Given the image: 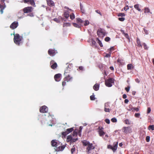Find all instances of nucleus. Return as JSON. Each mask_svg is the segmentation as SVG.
I'll list each match as a JSON object with an SVG mask.
<instances>
[{
    "label": "nucleus",
    "instance_id": "obj_1",
    "mask_svg": "<svg viewBox=\"0 0 154 154\" xmlns=\"http://www.w3.org/2000/svg\"><path fill=\"white\" fill-rule=\"evenodd\" d=\"M33 10V8L32 7H27L24 8L23 9V11L24 13L28 14V16L30 17L34 16L33 13L32 12Z\"/></svg>",
    "mask_w": 154,
    "mask_h": 154
},
{
    "label": "nucleus",
    "instance_id": "obj_2",
    "mask_svg": "<svg viewBox=\"0 0 154 154\" xmlns=\"http://www.w3.org/2000/svg\"><path fill=\"white\" fill-rule=\"evenodd\" d=\"M14 43L16 44L19 45L23 39L22 37L20 36L18 34H14Z\"/></svg>",
    "mask_w": 154,
    "mask_h": 154
},
{
    "label": "nucleus",
    "instance_id": "obj_3",
    "mask_svg": "<svg viewBox=\"0 0 154 154\" xmlns=\"http://www.w3.org/2000/svg\"><path fill=\"white\" fill-rule=\"evenodd\" d=\"M97 33L99 37L103 38L106 35L105 30L103 29L100 28L97 31Z\"/></svg>",
    "mask_w": 154,
    "mask_h": 154
},
{
    "label": "nucleus",
    "instance_id": "obj_4",
    "mask_svg": "<svg viewBox=\"0 0 154 154\" xmlns=\"http://www.w3.org/2000/svg\"><path fill=\"white\" fill-rule=\"evenodd\" d=\"M114 80L112 78H109L106 80L105 83L106 85L108 87H111L112 86V83H114Z\"/></svg>",
    "mask_w": 154,
    "mask_h": 154
},
{
    "label": "nucleus",
    "instance_id": "obj_5",
    "mask_svg": "<svg viewBox=\"0 0 154 154\" xmlns=\"http://www.w3.org/2000/svg\"><path fill=\"white\" fill-rule=\"evenodd\" d=\"M123 132L125 134L129 133L132 132V129L129 126L128 127H124L122 128Z\"/></svg>",
    "mask_w": 154,
    "mask_h": 154
},
{
    "label": "nucleus",
    "instance_id": "obj_6",
    "mask_svg": "<svg viewBox=\"0 0 154 154\" xmlns=\"http://www.w3.org/2000/svg\"><path fill=\"white\" fill-rule=\"evenodd\" d=\"M51 144L52 146L55 147L56 148L58 146L62 144H60V143L56 140H52L51 142Z\"/></svg>",
    "mask_w": 154,
    "mask_h": 154
},
{
    "label": "nucleus",
    "instance_id": "obj_7",
    "mask_svg": "<svg viewBox=\"0 0 154 154\" xmlns=\"http://www.w3.org/2000/svg\"><path fill=\"white\" fill-rule=\"evenodd\" d=\"M74 130L73 128L67 129L65 132H63L62 133V134L63 136H65L67 134H69L70 132H72Z\"/></svg>",
    "mask_w": 154,
    "mask_h": 154
},
{
    "label": "nucleus",
    "instance_id": "obj_8",
    "mask_svg": "<svg viewBox=\"0 0 154 154\" xmlns=\"http://www.w3.org/2000/svg\"><path fill=\"white\" fill-rule=\"evenodd\" d=\"M94 147L93 146L91 143H90L88 145V146L86 149V152L87 153H90V151L94 149Z\"/></svg>",
    "mask_w": 154,
    "mask_h": 154
},
{
    "label": "nucleus",
    "instance_id": "obj_9",
    "mask_svg": "<svg viewBox=\"0 0 154 154\" xmlns=\"http://www.w3.org/2000/svg\"><path fill=\"white\" fill-rule=\"evenodd\" d=\"M109 103L107 102L104 104V111L106 112H109L111 110L110 108Z\"/></svg>",
    "mask_w": 154,
    "mask_h": 154
},
{
    "label": "nucleus",
    "instance_id": "obj_10",
    "mask_svg": "<svg viewBox=\"0 0 154 154\" xmlns=\"http://www.w3.org/2000/svg\"><path fill=\"white\" fill-rule=\"evenodd\" d=\"M117 146L118 142H117L116 143L114 144L113 146H112L111 145H109L107 147L108 148L111 149L113 151V152H114L117 149Z\"/></svg>",
    "mask_w": 154,
    "mask_h": 154
},
{
    "label": "nucleus",
    "instance_id": "obj_11",
    "mask_svg": "<svg viewBox=\"0 0 154 154\" xmlns=\"http://www.w3.org/2000/svg\"><path fill=\"white\" fill-rule=\"evenodd\" d=\"M98 129L99 135L100 136L102 137L105 134V132L103 131V127H99Z\"/></svg>",
    "mask_w": 154,
    "mask_h": 154
},
{
    "label": "nucleus",
    "instance_id": "obj_12",
    "mask_svg": "<svg viewBox=\"0 0 154 154\" xmlns=\"http://www.w3.org/2000/svg\"><path fill=\"white\" fill-rule=\"evenodd\" d=\"M23 2L25 3L30 4L31 5L35 6V2L34 0H23Z\"/></svg>",
    "mask_w": 154,
    "mask_h": 154
},
{
    "label": "nucleus",
    "instance_id": "obj_13",
    "mask_svg": "<svg viewBox=\"0 0 154 154\" xmlns=\"http://www.w3.org/2000/svg\"><path fill=\"white\" fill-rule=\"evenodd\" d=\"M48 111L47 107L45 106H42L40 109V112L42 113L47 112Z\"/></svg>",
    "mask_w": 154,
    "mask_h": 154
},
{
    "label": "nucleus",
    "instance_id": "obj_14",
    "mask_svg": "<svg viewBox=\"0 0 154 154\" xmlns=\"http://www.w3.org/2000/svg\"><path fill=\"white\" fill-rule=\"evenodd\" d=\"M18 23L17 21L13 22L10 26V28L12 29H14L16 28L18 26Z\"/></svg>",
    "mask_w": 154,
    "mask_h": 154
},
{
    "label": "nucleus",
    "instance_id": "obj_15",
    "mask_svg": "<svg viewBox=\"0 0 154 154\" xmlns=\"http://www.w3.org/2000/svg\"><path fill=\"white\" fill-rule=\"evenodd\" d=\"M61 74L60 73L57 74L55 75L54 79L56 82H59L60 80Z\"/></svg>",
    "mask_w": 154,
    "mask_h": 154
},
{
    "label": "nucleus",
    "instance_id": "obj_16",
    "mask_svg": "<svg viewBox=\"0 0 154 154\" xmlns=\"http://www.w3.org/2000/svg\"><path fill=\"white\" fill-rule=\"evenodd\" d=\"M48 53L51 56H53L56 54L55 50L54 49H50L48 51Z\"/></svg>",
    "mask_w": 154,
    "mask_h": 154
},
{
    "label": "nucleus",
    "instance_id": "obj_17",
    "mask_svg": "<svg viewBox=\"0 0 154 154\" xmlns=\"http://www.w3.org/2000/svg\"><path fill=\"white\" fill-rule=\"evenodd\" d=\"M65 147V145H63V146H61V145H60L58 146L55 149V150L56 151H63Z\"/></svg>",
    "mask_w": 154,
    "mask_h": 154
},
{
    "label": "nucleus",
    "instance_id": "obj_18",
    "mask_svg": "<svg viewBox=\"0 0 154 154\" xmlns=\"http://www.w3.org/2000/svg\"><path fill=\"white\" fill-rule=\"evenodd\" d=\"M6 5L5 2L3 4H0V12L1 14H2L3 13V10L6 8Z\"/></svg>",
    "mask_w": 154,
    "mask_h": 154
},
{
    "label": "nucleus",
    "instance_id": "obj_19",
    "mask_svg": "<svg viewBox=\"0 0 154 154\" xmlns=\"http://www.w3.org/2000/svg\"><path fill=\"white\" fill-rule=\"evenodd\" d=\"M50 64L51 65V68L53 69H55L57 66V63L55 62H54V60H51V61Z\"/></svg>",
    "mask_w": 154,
    "mask_h": 154
},
{
    "label": "nucleus",
    "instance_id": "obj_20",
    "mask_svg": "<svg viewBox=\"0 0 154 154\" xmlns=\"http://www.w3.org/2000/svg\"><path fill=\"white\" fill-rule=\"evenodd\" d=\"M65 77L64 78L65 80H66L67 82H69L72 80V77L69 74L67 75H65Z\"/></svg>",
    "mask_w": 154,
    "mask_h": 154
},
{
    "label": "nucleus",
    "instance_id": "obj_21",
    "mask_svg": "<svg viewBox=\"0 0 154 154\" xmlns=\"http://www.w3.org/2000/svg\"><path fill=\"white\" fill-rule=\"evenodd\" d=\"M71 69L69 66L66 67V68L65 70V72L64 73V75H67L69 74V73L71 71Z\"/></svg>",
    "mask_w": 154,
    "mask_h": 154
},
{
    "label": "nucleus",
    "instance_id": "obj_22",
    "mask_svg": "<svg viewBox=\"0 0 154 154\" xmlns=\"http://www.w3.org/2000/svg\"><path fill=\"white\" fill-rule=\"evenodd\" d=\"M47 2L48 5L50 6H53L54 5V3L51 0H47Z\"/></svg>",
    "mask_w": 154,
    "mask_h": 154
},
{
    "label": "nucleus",
    "instance_id": "obj_23",
    "mask_svg": "<svg viewBox=\"0 0 154 154\" xmlns=\"http://www.w3.org/2000/svg\"><path fill=\"white\" fill-rule=\"evenodd\" d=\"M137 46L139 47H142V45L141 44L140 39L138 38H137Z\"/></svg>",
    "mask_w": 154,
    "mask_h": 154
},
{
    "label": "nucleus",
    "instance_id": "obj_24",
    "mask_svg": "<svg viewBox=\"0 0 154 154\" xmlns=\"http://www.w3.org/2000/svg\"><path fill=\"white\" fill-rule=\"evenodd\" d=\"M99 85L98 84H95L93 86V89L95 91H97L99 90Z\"/></svg>",
    "mask_w": 154,
    "mask_h": 154
},
{
    "label": "nucleus",
    "instance_id": "obj_25",
    "mask_svg": "<svg viewBox=\"0 0 154 154\" xmlns=\"http://www.w3.org/2000/svg\"><path fill=\"white\" fill-rule=\"evenodd\" d=\"M117 63H118L119 65H122L124 64L123 60L122 59H118L117 60Z\"/></svg>",
    "mask_w": 154,
    "mask_h": 154
},
{
    "label": "nucleus",
    "instance_id": "obj_26",
    "mask_svg": "<svg viewBox=\"0 0 154 154\" xmlns=\"http://www.w3.org/2000/svg\"><path fill=\"white\" fill-rule=\"evenodd\" d=\"M140 5L139 4L135 5L134 6V8L139 11H141V9L139 8Z\"/></svg>",
    "mask_w": 154,
    "mask_h": 154
},
{
    "label": "nucleus",
    "instance_id": "obj_27",
    "mask_svg": "<svg viewBox=\"0 0 154 154\" xmlns=\"http://www.w3.org/2000/svg\"><path fill=\"white\" fill-rule=\"evenodd\" d=\"M64 16L66 18H67L69 16V12L68 11H66L64 12L63 14Z\"/></svg>",
    "mask_w": 154,
    "mask_h": 154
},
{
    "label": "nucleus",
    "instance_id": "obj_28",
    "mask_svg": "<svg viewBox=\"0 0 154 154\" xmlns=\"http://www.w3.org/2000/svg\"><path fill=\"white\" fill-rule=\"evenodd\" d=\"M72 136L69 135L67 137V138H66V141L67 142H71L72 140Z\"/></svg>",
    "mask_w": 154,
    "mask_h": 154
},
{
    "label": "nucleus",
    "instance_id": "obj_29",
    "mask_svg": "<svg viewBox=\"0 0 154 154\" xmlns=\"http://www.w3.org/2000/svg\"><path fill=\"white\" fill-rule=\"evenodd\" d=\"M76 146L75 145H74L72 147L71 149V152L72 154H73L74 152L75 151V148L76 147Z\"/></svg>",
    "mask_w": 154,
    "mask_h": 154
},
{
    "label": "nucleus",
    "instance_id": "obj_30",
    "mask_svg": "<svg viewBox=\"0 0 154 154\" xmlns=\"http://www.w3.org/2000/svg\"><path fill=\"white\" fill-rule=\"evenodd\" d=\"M96 39V41L97 42V43L99 44L100 47H102L103 46V45L101 41L99 40V39L98 38H97Z\"/></svg>",
    "mask_w": 154,
    "mask_h": 154
},
{
    "label": "nucleus",
    "instance_id": "obj_31",
    "mask_svg": "<svg viewBox=\"0 0 154 154\" xmlns=\"http://www.w3.org/2000/svg\"><path fill=\"white\" fill-rule=\"evenodd\" d=\"M144 13H150L151 14H152V12H150V11L149 9L148 8H144Z\"/></svg>",
    "mask_w": 154,
    "mask_h": 154
},
{
    "label": "nucleus",
    "instance_id": "obj_32",
    "mask_svg": "<svg viewBox=\"0 0 154 154\" xmlns=\"http://www.w3.org/2000/svg\"><path fill=\"white\" fill-rule=\"evenodd\" d=\"M127 69L128 70H131L133 69V66L131 64H129L127 65Z\"/></svg>",
    "mask_w": 154,
    "mask_h": 154
},
{
    "label": "nucleus",
    "instance_id": "obj_33",
    "mask_svg": "<svg viewBox=\"0 0 154 154\" xmlns=\"http://www.w3.org/2000/svg\"><path fill=\"white\" fill-rule=\"evenodd\" d=\"M129 110H132V111H134V110H135L136 112L139 111V108H135V107H132L131 109H129Z\"/></svg>",
    "mask_w": 154,
    "mask_h": 154
},
{
    "label": "nucleus",
    "instance_id": "obj_34",
    "mask_svg": "<svg viewBox=\"0 0 154 154\" xmlns=\"http://www.w3.org/2000/svg\"><path fill=\"white\" fill-rule=\"evenodd\" d=\"M148 129L149 130H151L152 131L154 130V125H150L148 127Z\"/></svg>",
    "mask_w": 154,
    "mask_h": 154
},
{
    "label": "nucleus",
    "instance_id": "obj_35",
    "mask_svg": "<svg viewBox=\"0 0 154 154\" xmlns=\"http://www.w3.org/2000/svg\"><path fill=\"white\" fill-rule=\"evenodd\" d=\"M80 6L81 10L82 13H84L85 12V10L83 9V7L81 3L80 4Z\"/></svg>",
    "mask_w": 154,
    "mask_h": 154
},
{
    "label": "nucleus",
    "instance_id": "obj_36",
    "mask_svg": "<svg viewBox=\"0 0 154 154\" xmlns=\"http://www.w3.org/2000/svg\"><path fill=\"white\" fill-rule=\"evenodd\" d=\"M71 26V24L69 23H64L63 25V27L69 26Z\"/></svg>",
    "mask_w": 154,
    "mask_h": 154
},
{
    "label": "nucleus",
    "instance_id": "obj_37",
    "mask_svg": "<svg viewBox=\"0 0 154 154\" xmlns=\"http://www.w3.org/2000/svg\"><path fill=\"white\" fill-rule=\"evenodd\" d=\"M70 18L72 20L75 18V16L73 13H72L70 14Z\"/></svg>",
    "mask_w": 154,
    "mask_h": 154
},
{
    "label": "nucleus",
    "instance_id": "obj_38",
    "mask_svg": "<svg viewBox=\"0 0 154 154\" xmlns=\"http://www.w3.org/2000/svg\"><path fill=\"white\" fill-rule=\"evenodd\" d=\"M83 144L84 145L86 146L87 145H88L89 144H90V143L89 142L84 141L82 142Z\"/></svg>",
    "mask_w": 154,
    "mask_h": 154
},
{
    "label": "nucleus",
    "instance_id": "obj_39",
    "mask_svg": "<svg viewBox=\"0 0 154 154\" xmlns=\"http://www.w3.org/2000/svg\"><path fill=\"white\" fill-rule=\"evenodd\" d=\"M125 13H119L117 15L118 17H123L125 16Z\"/></svg>",
    "mask_w": 154,
    "mask_h": 154
},
{
    "label": "nucleus",
    "instance_id": "obj_40",
    "mask_svg": "<svg viewBox=\"0 0 154 154\" xmlns=\"http://www.w3.org/2000/svg\"><path fill=\"white\" fill-rule=\"evenodd\" d=\"M72 24L73 26L75 27L78 28H79L80 27V26L76 23H72Z\"/></svg>",
    "mask_w": 154,
    "mask_h": 154
},
{
    "label": "nucleus",
    "instance_id": "obj_41",
    "mask_svg": "<svg viewBox=\"0 0 154 154\" xmlns=\"http://www.w3.org/2000/svg\"><path fill=\"white\" fill-rule=\"evenodd\" d=\"M143 47L145 50H148V47H147V45L145 43H143Z\"/></svg>",
    "mask_w": 154,
    "mask_h": 154
},
{
    "label": "nucleus",
    "instance_id": "obj_42",
    "mask_svg": "<svg viewBox=\"0 0 154 154\" xmlns=\"http://www.w3.org/2000/svg\"><path fill=\"white\" fill-rule=\"evenodd\" d=\"M67 82L66 80H65V79H63V81L62 82V85L63 86H65L66 85V83Z\"/></svg>",
    "mask_w": 154,
    "mask_h": 154
},
{
    "label": "nucleus",
    "instance_id": "obj_43",
    "mask_svg": "<svg viewBox=\"0 0 154 154\" xmlns=\"http://www.w3.org/2000/svg\"><path fill=\"white\" fill-rule=\"evenodd\" d=\"M78 140V138H73L72 137L71 143L74 142H75L77 140Z\"/></svg>",
    "mask_w": 154,
    "mask_h": 154
},
{
    "label": "nucleus",
    "instance_id": "obj_44",
    "mask_svg": "<svg viewBox=\"0 0 154 154\" xmlns=\"http://www.w3.org/2000/svg\"><path fill=\"white\" fill-rule=\"evenodd\" d=\"M111 120L113 122H117V120L115 118H112Z\"/></svg>",
    "mask_w": 154,
    "mask_h": 154
},
{
    "label": "nucleus",
    "instance_id": "obj_45",
    "mask_svg": "<svg viewBox=\"0 0 154 154\" xmlns=\"http://www.w3.org/2000/svg\"><path fill=\"white\" fill-rule=\"evenodd\" d=\"M90 100H94L95 99V97L94 96V95L91 96L90 97Z\"/></svg>",
    "mask_w": 154,
    "mask_h": 154
},
{
    "label": "nucleus",
    "instance_id": "obj_46",
    "mask_svg": "<svg viewBox=\"0 0 154 154\" xmlns=\"http://www.w3.org/2000/svg\"><path fill=\"white\" fill-rule=\"evenodd\" d=\"M125 123L126 124L129 125L130 124V123L129 121V120L128 119H126L124 121Z\"/></svg>",
    "mask_w": 154,
    "mask_h": 154
},
{
    "label": "nucleus",
    "instance_id": "obj_47",
    "mask_svg": "<svg viewBox=\"0 0 154 154\" xmlns=\"http://www.w3.org/2000/svg\"><path fill=\"white\" fill-rule=\"evenodd\" d=\"M89 24V22L88 20H86L85 21L84 25L85 26H87Z\"/></svg>",
    "mask_w": 154,
    "mask_h": 154
},
{
    "label": "nucleus",
    "instance_id": "obj_48",
    "mask_svg": "<svg viewBox=\"0 0 154 154\" xmlns=\"http://www.w3.org/2000/svg\"><path fill=\"white\" fill-rule=\"evenodd\" d=\"M76 20L78 23H82L83 22V21L81 19L79 18H76Z\"/></svg>",
    "mask_w": 154,
    "mask_h": 154
},
{
    "label": "nucleus",
    "instance_id": "obj_49",
    "mask_svg": "<svg viewBox=\"0 0 154 154\" xmlns=\"http://www.w3.org/2000/svg\"><path fill=\"white\" fill-rule=\"evenodd\" d=\"M77 134V131H76L75 130L74 131L73 133L72 136L74 137L76 136Z\"/></svg>",
    "mask_w": 154,
    "mask_h": 154
},
{
    "label": "nucleus",
    "instance_id": "obj_50",
    "mask_svg": "<svg viewBox=\"0 0 154 154\" xmlns=\"http://www.w3.org/2000/svg\"><path fill=\"white\" fill-rule=\"evenodd\" d=\"M110 40V38L108 37H106L105 38V41L106 42H108Z\"/></svg>",
    "mask_w": 154,
    "mask_h": 154
},
{
    "label": "nucleus",
    "instance_id": "obj_51",
    "mask_svg": "<svg viewBox=\"0 0 154 154\" xmlns=\"http://www.w3.org/2000/svg\"><path fill=\"white\" fill-rule=\"evenodd\" d=\"M111 52H109L108 54H106V55L105 56V57H109L111 56Z\"/></svg>",
    "mask_w": 154,
    "mask_h": 154
},
{
    "label": "nucleus",
    "instance_id": "obj_52",
    "mask_svg": "<svg viewBox=\"0 0 154 154\" xmlns=\"http://www.w3.org/2000/svg\"><path fill=\"white\" fill-rule=\"evenodd\" d=\"M140 116L139 113H135L134 114V116L136 118H139Z\"/></svg>",
    "mask_w": 154,
    "mask_h": 154
},
{
    "label": "nucleus",
    "instance_id": "obj_53",
    "mask_svg": "<svg viewBox=\"0 0 154 154\" xmlns=\"http://www.w3.org/2000/svg\"><path fill=\"white\" fill-rule=\"evenodd\" d=\"M118 20L121 21H123L125 20V18L124 17H119Z\"/></svg>",
    "mask_w": 154,
    "mask_h": 154
},
{
    "label": "nucleus",
    "instance_id": "obj_54",
    "mask_svg": "<svg viewBox=\"0 0 154 154\" xmlns=\"http://www.w3.org/2000/svg\"><path fill=\"white\" fill-rule=\"evenodd\" d=\"M129 9V6L128 5L125 6V7L124 8V10L125 11H127Z\"/></svg>",
    "mask_w": 154,
    "mask_h": 154
},
{
    "label": "nucleus",
    "instance_id": "obj_55",
    "mask_svg": "<svg viewBox=\"0 0 154 154\" xmlns=\"http://www.w3.org/2000/svg\"><path fill=\"white\" fill-rule=\"evenodd\" d=\"M105 122L108 124H109L110 123V120L108 119H105Z\"/></svg>",
    "mask_w": 154,
    "mask_h": 154
},
{
    "label": "nucleus",
    "instance_id": "obj_56",
    "mask_svg": "<svg viewBox=\"0 0 154 154\" xmlns=\"http://www.w3.org/2000/svg\"><path fill=\"white\" fill-rule=\"evenodd\" d=\"M130 89V87L129 86H128L127 87L125 88V90L127 92H128L129 91Z\"/></svg>",
    "mask_w": 154,
    "mask_h": 154
},
{
    "label": "nucleus",
    "instance_id": "obj_57",
    "mask_svg": "<svg viewBox=\"0 0 154 154\" xmlns=\"http://www.w3.org/2000/svg\"><path fill=\"white\" fill-rule=\"evenodd\" d=\"M146 140L147 142H149L150 140V137L149 136H147L146 137Z\"/></svg>",
    "mask_w": 154,
    "mask_h": 154
},
{
    "label": "nucleus",
    "instance_id": "obj_58",
    "mask_svg": "<svg viewBox=\"0 0 154 154\" xmlns=\"http://www.w3.org/2000/svg\"><path fill=\"white\" fill-rule=\"evenodd\" d=\"M95 12L99 14L100 15V16H102V14H101V13L100 12V11H99V10H95Z\"/></svg>",
    "mask_w": 154,
    "mask_h": 154
},
{
    "label": "nucleus",
    "instance_id": "obj_59",
    "mask_svg": "<svg viewBox=\"0 0 154 154\" xmlns=\"http://www.w3.org/2000/svg\"><path fill=\"white\" fill-rule=\"evenodd\" d=\"M151 111V108L150 107H148L147 108V113L149 114V113Z\"/></svg>",
    "mask_w": 154,
    "mask_h": 154
},
{
    "label": "nucleus",
    "instance_id": "obj_60",
    "mask_svg": "<svg viewBox=\"0 0 154 154\" xmlns=\"http://www.w3.org/2000/svg\"><path fill=\"white\" fill-rule=\"evenodd\" d=\"M91 43L92 45H95V44H96V42L94 40L92 39H91Z\"/></svg>",
    "mask_w": 154,
    "mask_h": 154
},
{
    "label": "nucleus",
    "instance_id": "obj_61",
    "mask_svg": "<svg viewBox=\"0 0 154 154\" xmlns=\"http://www.w3.org/2000/svg\"><path fill=\"white\" fill-rule=\"evenodd\" d=\"M54 21H55L57 22V23H59L60 22V20L59 19H58L57 18H55L54 19Z\"/></svg>",
    "mask_w": 154,
    "mask_h": 154
},
{
    "label": "nucleus",
    "instance_id": "obj_62",
    "mask_svg": "<svg viewBox=\"0 0 154 154\" xmlns=\"http://www.w3.org/2000/svg\"><path fill=\"white\" fill-rule=\"evenodd\" d=\"M124 35L127 38H129V36L128 35V34L127 33H125Z\"/></svg>",
    "mask_w": 154,
    "mask_h": 154
},
{
    "label": "nucleus",
    "instance_id": "obj_63",
    "mask_svg": "<svg viewBox=\"0 0 154 154\" xmlns=\"http://www.w3.org/2000/svg\"><path fill=\"white\" fill-rule=\"evenodd\" d=\"M135 81L137 83H139L140 81V79L138 78L135 79Z\"/></svg>",
    "mask_w": 154,
    "mask_h": 154
},
{
    "label": "nucleus",
    "instance_id": "obj_64",
    "mask_svg": "<svg viewBox=\"0 0 154 154\" xmlns=\"http://www.w3.org/2000/svg\"><path fill=\"white\" fill-rule=\"evenodd\" d=\"M79 68L80 70L82 71L83 70V67L82 66H79Z\"/></svg>",
    "mask_w": 154,
    "mask_h": 154
}]
</instances>
